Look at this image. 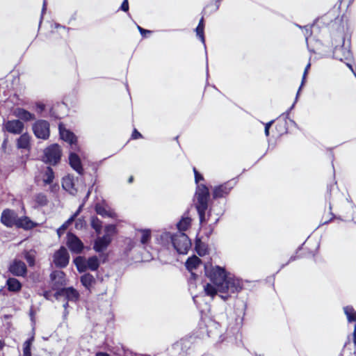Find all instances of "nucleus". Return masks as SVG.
I'll use <instances>...</instances> for the list:
<instances>
[{"mask_svg": "<svg viewBox=\"0 0 356 356\" xmlns=\"http://www.w3.org/2000/svg\"><path fill=\"white\" fill-rule=\"evenodd\" d=\"M205 275L218 287L219 296L226 301L232 293H238L243 289L241 281L234 275L227 273L219 266L204 265Z\"/></svg>", "mask_w": 356, "mask_h": 356, "instance_id": "nucleus-1", "label": "nucleus"}, {"mask_svg": "<svg viewBox=\"0 0 356 356\" xmlns=\"http://www.w3.org/2000/svg\"><path fill=\"white\" fill-rule=\"evenodd\" d=\"M195 175V181L197 184L196 191L195 193V198L197 200L195 207L197 211L200 221L201 223L204 222L206 211L208 209V202L210 198V193L208 187L203 184H199L200 180H203V176L193 168Z\"/></svg>", "mask_w": 356, "mask_h": 356, "instance_id": "nucleus-2", "label": "nucleus"}, {"mask_svg": "<svg viewBox=\"0 0 356 356\" xmlns=\"http://www.w3.org/2000/svg\"><path fill=\"white\" fill-rule=\"evenodd\" d=\"M171 243L179 254H186L191 247V242L188 236L181 232H177L175 234L168 233Z\"/></svg>", "mask_w": 356, "mask_h": 356, "instance_id": "nucleus-3", "label": "nucleus"}, {"mask_svg": "<svg viewBox=\"0 0 356 356\" xmlns=\"http://www.w3.org/2000/svg\"><path fill=\"white\" fill-rule=\"evenodd\" d=\"M61 155L62 152L60 146L54 143L44 149L43 161L46 163L55 165L59 163Z\"/></svg>", "mask_w": 356, "mask_h": 356, "instance_id": "nucleus-4", "label": "nucleus"}, {"mask_svg": "<svg viewBox=\"0 0 356 356\" xmlns=\"http://www.w3.org/2000/svg\"><path fill=\"white\" fill-rule=\"evenodd\" d=\"M49 123L44 120L35 121L32 127L33 131L36 138L47 140L50 136Z\"/></svg>", "mask_w": 356, "mask_h": 356, "instance_id": "nucleus-5", "label": "nucleus"}, {"mask_svg": "<svg viewBox=\"0 0 356 356\" xmlns=\"http://www.w3.org/2000/svg\"><path fill=\"white\" fill-rule=\"evenodd\" d=\"M54 298L56 300H59L61 297H64L65 299L70 302H76L79 299V293L74 287H63L54 293Z\"/></svg>", "mask_w": 356, "mask_h": 356, "instance_id": "nucleus-6", "label": "nucleus"}, {"mask_svg": "<svg viewBox=\"0 0 356 356\" xmlns=\"http://www.w3.org/2000/svg\"><path fill=\"white\" fill-rule=\"evenodd\" d=\"M66 245L72 253L80 254L84 249V245L80 238L72 232L67 234Z\"/></svg>", "mask_w": 356, "mask_h": 356, "instance_id": "nucleus-7", "label": "nucleus"}, {"mask_svg": "<svg viewBox=\"0 0 356 356\" xmlns=\"http://www.w3.org/2000/svg\"><path fill=\"white\" fill-rule=\"evenodd\" d=\"M341 40L342 44L340 47L336 45L334 49L333 57L341 61L350 60L352 58V53L350 50V43L346 45L344 38L341 37Z\"/></svg>", "mask_w": 356, "mask_h": 356, "instance_id": "nucleus-8", "label": "nucleus"}, {"mask_svg": "<svg viewBox=\"0 0 356 356\" xmlns=\"http://www.w3.org/2000/svg\"><path fill=\"white\" fill-rule=\"evenodd\" d=\"M18 217V214L15 211L6 209L1 213L0 221L6 227L11 228L16 226Z\"/></svg>", "mask_w": 356, "mask_h": 356, "instance_id": "nucleus-9", "label": "nucleus"}, {"mask_svg": "<svg viewBox=\"0 0 356 356\" xmlns=\"http://www.w3.org/2000/svg\"><path fill=\"white\" fill-rule=\"evenodd\" d=\"M70 261V254L67 249L62 246L54 254V263L58 268L66 267Z\"/></svg>", "mask_w": 356, "mask_h": 356, "instance_id": "nucleus-10", "label": "nucleus"}, {"mask_svg": "<svg viewBox=\"0 0 356 356\" xmlns=\"http://www.w3.org/2000/svg\"><path fill=\"white\" fill-rule=\"evenodd\" d=\"M8 270L10 273L17 277H25L27 273L25 263L18 259H15L10 263Z\"/></svg>", "mask_w": 356, "mask_h": 356, "instance_id": "nucleus-11", "label": "nucleus"}, {"mask_svg": "<svg viewBox=\"0 0 356 356\" xmlns=\"http://www.w3.org/2000/svg\"><path fill=\"white\" fill-rule=\"evenodd\" d=\"M50 279L52 282V289L58 290L66 284L65 273L62 270H54L50 274Z\"/></svg>", "mask_w": 356, "mask_h": 356, "instance_id": "nucleus-12", "label": "nucleus"}, {"mask_svg": "<svg viewBox=\"0 0 356 356\" xmlns=\"http://www.w3.org/2000/svg\"><path fill=\"white\" fill-rule=\"evenodd\" d=\"M5 129L7 131L14 134H20L24 129V125L19 120H8L5 123Z\"/></svg>", "mask_w": 356, "mask_h": 356, "instance_id": "nucleus-13", "label": "nucleus"}, {"mask_svg": "<svg viewBox=\"0 0 356 356\" xmlns=\"http://www.w3.org/2000/svg\"><path fill=\"white\" fill-rule=\"evenodd\" d=\"M111 242V237L108 234H104L102 237H98L94 243L93 249L97 252H102L107 248Z\"/></svg>", "mask_w": 356, "mask_h": 356, "instance_id": "nucleus-14", "label": "nucleus"}, {"mask_svg": "<svg viewBox=\"0 0 356 356\" xmlns=\"http://www.w3.org/2000/svg\"><path fill=\"white\" fill-rule=\"evenodd\" d=\"M233 188L229 182L216 186L213 191V199L221 198L228 195Z\"/></svg>", "mask_w": 356, "mask_h": 356, "instance_id": "nucleus-15", "label": "nucleus"}, {"mask_svg": "<svg viewBox=\"0 0 356 356\" xmlns=\"http://www.w3.org/2000/svg\"><path fill=\"white\" fill-rule=\"evenodd\" d=\"M58 129L60 136L62 140L70 143L71 145L76 143V137L74 134V133H72L68 129H66L65 127H63V124H59Z\"/></svg>", "mask_w": 356, "mask_h": 356, "instance_id": "nucleus-16", "label": "nucleus"}, {"mask_svg": "<svg viewBox=\"0 0 356 356\" xmlns=\"http://www.w3.org/2000/svg\"><path fill=\"white\" fill-rule=\"evenodd\" d=\"M62 186L64 190L69 192L71 195H75L78 192V188L74 185V179L70 175L63 178Z\"/></svg>", "mask_w": 356, "mask_h": 356, "instance_id": "nucleus-17", "label": "nucleus"}, {"mask_svg": "<svg viewBox=\"0 0 356 356\" xmlns=\"http://www.w3.org/2000/svg\"><path fill=\"white\" fill-rule=\"evenodd\" d=\"M201 264V259L198 258L197 256H193L189 258L186 261V268L188 271L191 273V277L195 280L197 275L193 272V270L196 269L200 264Z\"/></svg>", "mask_w": 356, "mask_h": 356, "instance_id": "nucleus-18", "label": "nucleus"}, {"mask_svg": "<svg viewBox=\"0 0 356 356\" xmlns=\"http://www.w3.org/2000/svg\"><path fill=\"white\" fill-rule=\"evenodd\" d=\"M69 163L70 166L79 175H83V169L81 161L79 156L75 153H70L69 156Z\"/></svg>", "mask_w": 356, "mask_h": 356, "instance_id": "nucleus-19", "label": "nucleus"}, {"mask_svg": "<svg viewBox=\"0 0 356 356\" xmlns=\"http://www.w3.org/2000/svg\"><path fill=\"white\" fill-rule=\"evenodd\" d=\"M14 114L19 120L25 122L32 121L35 119V115L33 113L23 108H17L14 111Z\"/></svg>", "mask_w": 356, "mask_h": 356, "instance_id": "nucleus-20", "label": "nucleus"}, {"mask_svg": "<svg viewBox=\"0 0 356 356\" xmlns=\"http://www.w3.org/2000/svg\"><path fill=\"white\" fill-rule=\"evenodd\" d=\"M36 226V223L27 216L18 217L16 227L26 230L31 229Z\"/></svg>", "mask_w": 356, "mask_h": 356, "instance_id": "nucleus-21", "label": "nucleus"}, {"mask_svg": "<svg viewBox=\"0 0 356 356\" xmlns=\"http://www.w3.org/2000/svg\"><path fill=\"white\" fill-rule=\"evenodd\" d=\"M6 286L8 291L12 292H18L22 289L21 282L14 277H10L6 280Z\"/></svg>", "mask_w": 356, "mask_h": 356, "instance_id": "nucleus-22", "label": "nucleus"}, {"mask_svg": "<svg viewBox=\"0 0 356 356\" xmlns=\"http://www.w3.org/2000/svg\"><path fill=\"white\" fill-rule=\"evenodd\" d=\"M80 281L86 289H90L92 284H95V279L92 275L90 273H85L81 276Z\"/></svg>", "mask_w": 356, "mask_h": 356, "instance_id": "nucleus-23", "label": "nucleus"}, {"mask_svg": "<svg viewBox=\"0 0 356 356\" xmlns=\"http://www.w3.org/2000/svg\"><path fill=\"white\" fill-rule=\"evenodd\" d=\"M191 225V218L188 216H183L177 224V232H184L186 231L190 227Z\"/></svg>", "mask_w": 356, "mask_h": 356, "instance_id": "nucleus-24", "label": "nucleus"}, {"mask_svg": "<svg viewBox=\"0 0 356 356\" xmlns=\"http://www.w3.org/2000/svg\"><path fill=\"white\" fill-rule=\"evenodd\" d=\"M17 147L19 149H27L30 146V136L28 134H23L17 139Z\"/></svg>", "mask_w": 356, "mask_h": 356, "instance_id": "nucleus-25", "label": "nucleus"}, {"mask_svg": "<svg viewBox=\"0 0 356 356\" xmlns=\"http://www.w3.org/2000/svg\"><path fill=\"white\" fill-rule=\"evenodd\" d=\"M74 263L79 273H83L87 270V260L84 257L81 256L76 257Z\"/></svg>", "mask_w": 356, "mask_h": 356, "instance_id": "nucleus-26", "label": "nucleus"}, {"mask_svg": "<svg viewBox=\"0 0 356 356\" xmlns=\"http://www.w3.org/2000/svg\"><path fill=\"white\" fill-rule=\"evenodd\" d=\"M195 250L200 257L204 256L207 253V246L200 238H196Z\"/></svg>", "mask_w": 356, "mask_h": 356, "instance_id": "nucleus-27", "label": "nucleus"}, {"mask_svg": "<svg viewBox=\"0 0 356 356\" xmlns=\"http://www.w3.org/2000/svg\"><path fill=\"white\" fill-rule=\"evenodd\" d=\"M95 211L98 215L106 218H113L114 213L110 211H108L104 206L100 204H97L95 207Z\"/></svg>", "mask_w": 356, "mask_h": 356, "instance_id": "nucleus-28", "label": "nucleus"}, {"mask_svg": "<svg viewBox=\"0 0 356 356\" xmlns=\"http://www.w3.org/2000/svg\"><path fill=\"white\" fill-rule=\"evenodd\" d=\"M343 312L349 323L356 321V311L352 306L344 307Z\"/></svg>", "mask_w": 356, "mask_h": 356, "instance_id": "nucleus-29", "label": "nucleus"}, {"mask_svg": "<svg viewBox=\"0 0 356 356\" xmlns=\"http://www.w3.org/2000/svg\"><path fill=\"white\" fill-rule=\"evenodd\" d=\"M99 267V261L97 256H92L87 259V269L97 270Z\"/></svg>", "mask_w": 356, "mask_h": 356, "instance_id": "nucleus-30", "label": "nucleus"}, {"mask_svg": "<svg viewBox=\"0 0 356 356\" xmlns=\"http://www.w3.org/2000/svg\"><path fill=\"white\" fill-rule=\"evenodd\" d=\"M54 179V172L51 167H47L44 174L43 181L45 184H50Z\"/></svg>", "mask_w": 356, "mask_h": 356, "instance_id": "nucleus-31", "label": "nucleus"}, {"mask_svg": "<svg viewBox=\"0 0 356 356\" xmlns=\"http://www.w3.org/2000/svg\"><path fill=\"white\" fill-rule=\"evenodd\" d=\"M34 340V337H32L28 339L23 344V356H32L31 355V345Z\"/></svg>", "mask_w": 356, "mask_h": 356, "instance_id": "nucleus-32", "label": "nucleus"}, {"mask_svg": "<svg viewBox=\"0 0 356 356\" xmlns=\"http://www.w3.org/2000/svg\"><path fill=\"white\" fill-rule=\"evenodd\" d=\"M91 227L95 230L97 234H99L102 228V220L96 216H92L91 218Z\"/></svg>", "mask_w": 356, "mask_h": 356, "instance_id": "nucleus-33", "label": "nucleus"}, {"mask_svg": "<svg viewBox=\"0 0 356 356\" xmlns=\"http://www.w3.org/2000/svg\"><path fill=\"white\" fill-rule=\"evenodd\" d=\"M204 291L207 296H209L212 298L214 297L218 293H220L218 291V287L216 286H214L211 284H207V285L204 286Z\"/></svg>", "mask_w": 356, "mask_h": 356, "instance_id": "nucleus-34", "label": "nucleus"}, {"mask_svg": "<svg viewBox=\"0 0 356 356\" xmlns=\"http://www.w3.org/2000/svg\"><path fill=\"white\" fill-rule=\"evenodd\" d=\"M140 243L143 245L147 244L151 239V232L149 229H141Z\"/></svg>", "mask_w": 356, "mask_h": 356, "instance_id": "nucleus-35", "label": "nucleus"}, {"mask_svg": "<svg viewBox=\"0 0 356 356\" xmlns=\"http://www.w3.org/2000/svg\"><path fill=\"white\" fill-rule=\"evenodd\" d=\"M72 222V218H69L57 229V234L58 235L59 237L64 234L65 230Z\"/></svg>", "mask_w": 356, "mask_h": 356, "instance_id": "nucleus-36", "label": "nucleus"}, {"mask_svg": "<svg viewBox=\"0 0 356 356\" xmlns=\"http://www.w3.org/2000/svg\"><path fill=\"white\" fill-rule=\"evenodd\" d=\"M204 29V27L197 26L195 29V32H196L197 36L201 40V42L204 44V48L206 49Z\"/></svg>", "mask_w": 356, "mask_h": 356, "instance_id": "nucleus-37", "label": "nucleus"}, {"mask_svg": "<svg viewBox=\"0 0 356 356\" xmlns=\"http://www.w3.org/2000/svg\"><path fill=\"white\" fill-rule=\"evenodd\" d=\"M296 26H298L300 29H302L303 34L305 37V40L306 41H307L309 37L312 35V27L309 25L301 26L300 25L296 24Z\"/></svg>", "mask_w": 356, "mask_h": 356, "instance_id": "nucleus-38", "label": "nucleus"}, {"mask_svg": "<svg viewBox=\"0 0 356 356\" xmlns=\"http://www.w3.org/2000/svg\"><path fill=\"white\" fill-rule=\"evenodd\" d=\"M36 202L41 206H44L47 204V198L45 195L40 193L36 196Z\"/></svg>", "mask_w": 356, "mask_h": 356, "instance_id": "nucleus-39", "label": "nucleus"}, {"mask_svg": "<svg viewBox=\"0 0 356 356\" xmlns=\"http://www.w3.org/2000/svg\"><path fill=\"white\" fill-rule=\"evenodd\" d=\"M24 259L30 266H33L35 264V256L30 252H26L24 254Z\"/></svg>", "mask_w": 356, "mask_h": 356, "instance_id": "nucleus-40", "label": "nucleus"}, {"mask_svg": "<svg viewBox=\"0 0 356 356\" xmlns=\"http://www.w3.org/2000/svg\"><path fill=\"white\" fill-rule=\"evenodd\" d=\"M310 66H311V64L309 63L307 66L305 67V71H304V73H303V76H302V83H301V85L298 89V91L297 92V95H296V99L298 98V95H299V93H300V91L305 83V79H306V76L307 74V72H308V70L310 68Z\"/></svg>", "mask_w": 356, "mask_h": 356, "instance_id": "nucleus-41", "label": "nucleus"}, {"mask_svg": "<svg viewBox=\"0 0 356 356\" xmlns=\"http://www.w3.org/2000/svg\"><path fill=\"white\" fill-rule=\"evenodd\" d=\"M105 234H108L111 236V234H113L115 233L116 227L115 225L109 224L105 226L104 228Z\"/></svg>", "mask_w": 356, "mask_h": 356, "instance_id": "nucleus-42", "label": "nucleus"}, {"mask_svg": "<svg viewBox=\"0 0 356 356\" xmlns=\"http://www.w3.org/2000/svg\"><path fill=\"white\" fill-rule=\"evenodd\" d=\"M85 225H86V222H85L84 220L82 218H79L75 222V227L77 229H82L85 226Z\"/></svg>", "mask_w": 356, "mask_h": 356, "instance_id": "nucleus-43", "label": "nucleus"}, {"mask_svg": "<svg viewBox=\"0 0 356 356\" xmlns=\"http://www.w3.org/2000/svg\"><path fill=\"white\" fill-rule=\"evenodd\" d=\"M274 122V120H271L268 122H267L266 124H265V129H264V132H265V135L266 136H269V129L270 128V127L272 126V124H273Z\"/></svg>", "mask_w": 356, "mask_h": 356, "instance_id": "nucleus-44", "label": "nucleus"}, {"mask_svg": "<svg viewBox=\"0 0 356 356\" xmlns=\"http://www.w3.org/2000/svg\"><path fill=\"white\" fill-rule=\"evenodd\" d=\"M120 9L124 12H127L129 10V3L128 0H124L120 6Z\"/></svg>", "mask_w": 356, "mask_h": 356, "instance_id": "nucleus-45", "label": "nucleus"}, {"mask_svg": "<svg viewBox=\"0 0 356 356\" xmlns=\"http://www.w3.org/2000/svg\"><path fill=\"white\" fill-rule=\"evenodd\" d=\"M137 29L139 31L140 33L143 35V36H145L146 33H151V31H149V30H147V29H145L142 27H140V26L137 25Z\"/></svg>", "mask_w": 356, "mask_h": 356, "instance_id": "nucleus-46", "label": "nucleus"}, {"mask_svg": "<svg viewBox=\"0 0 356 356\" xmlns=\"http://www.w3.org/2000/svg\"><path fill=\"white\" fill-rule=\"evenodd\" d=\"M35 106H36V111L40 113H42V111H44V110L45 108L44 104H43L42 103H37Z\"/></svg>", "mask_w": 356, "mask_h": 356, "instance_id": "nucleus-47", "label": "nucleus"}, {"mask_svg": "<svg viewBox=\"0 0 356 356\" xmlns=\"http://www.w3.org/2000/svg\"><path fill=\"white\" fill-rule=\"evenodd\" d=\"M131 138L133 139H138L142 138V134L140 132H138L136 129H134L131 134Z\"/></svg>", "mask_w": 356, "mask_h": 356, "instance_id": "nucleus-48", "label": "nucleus"}, {"mask_svg": "<svg viewBox=\"0 0 356 356\" xmlns=\"http://www.w3.org/2000/svg\"><path fill=\"white\" fill-rule=\"evenodd\" d=\"M46 6H47L46 1H45V0H44L43 6H42V15H41L40 20V24H41V23H42V18H43V13H44V11L46 10Z\"/></svg>", "mask_w": 356, "mask_h": 356, "instance_id": "nucleus-49", "label": "nucleus"}, {"mask_svg": "<svg viewBox=\"0 0 356 356\" xmlns=\"http://www.w3.org/2000/svg\"><path fill=\"white\" fill-rule=\"evenodd\" d=\"M353 341L354 346H356V323L355 324L354 331L353 333Z\"/></svg>", "mask_w": 356, "mask_h": 356, "instance_id": "nucleus-50", "label": "nucleus"}, {"mask_svg": "<svg viewBox=\"0 0 356 356\" xmlns=\"http://www.w3.org/2000/svg\"><path fill=\"white\" fill-rule=\"evenodd\" d=\"M42 295L47 300H50V291H45Z\"/></svg>", "mask_w": 356, "mask_h": 356, "instance_id": "nucleus-51", "label": "nucleus"}, {"mask_svg": "<svg viewBox=\"0 0 356 356\" xmlns=\"http://www.w3.org/2000/svg\"><path fill=\"white\" fill-rule=\"evenodd\" d=\"M95 356H110L109 354L104 352H97Z\"/></svg>", "mask_w": 356, "mask_h": 356, "instance_id": "nucleus-52", "label": "nucleus"}, {"mask_svg": "<svg viewBox=\"0 0 356 356\" xmlns=\"http://www.w3.org/2000/svg\"><path fill=\"white\" fill-rule=\"evenodd\" d=\"M293 106H294V104H293V105L290 107V108H289V109L286 113H284L282 115V116L285 117V118H287V116L289 115V113L290 111L293 108Z\"/></svg>", "mask_w": 356, "mask_h": 356, "instance_id": "nucleus-53", "label": "nucleus"}, {"mask_svg": "<svg viewBox=\"0 0 356 356\" xmlns=\"http://www.w3.org/2000/svg\"><path fill=\"white\" fill-rule=\"evenodd\" d=\"M79 213V211H76L70 218H72V221L74 222Z\"/></svg>", "mask_w": 356, "mask_h": 356, "instance_id": "nucleus-54", "label": "nucleus"}, {"mask_svg": "<svg viewBox=\"0 0 356 356\" xmlns=\"http://www.w3.org/2000/svg\"><path fill=\"white\" fill-rule=\"evenodd\" d=\"M55 28L56 29H66V27L65 26H63L58 23H56L55 25H54Z\"/></svg>", "mask_w": 356, "mask_h": 356, "instance_id": "nucleus-55", "label": "nucleus"}, {"mask_svg": "<svg viewBox=\"0 0 356 356\" xmlns=\"http://www.w3.org/2000/svg\"><path fill=\"white\" fill-rule=\"evenodd\" d=\"M197 26L204 27V18H203V17L200 19V20L199 24H198V25H197Z\"/></svg>", "mask_w": 356, "mask_h": 356, "instance_id": "nucleus-56", "label": "nucleus"}, {"mask_svg": "<svg viewBox=\"0 0 356 356\" xmlns=\"http://www.w3.org/2000/svg\"><path fill=\"white\" fill-rule=\"evenodd\" d=\"M215 1H216V10H217L219 8V6H220L219 2L220 1V0H215Z\"/></svg>", "mask_w": 356, "mask_h": 356, "instance_id": "nucleus-57", "label": "nucleus"}, {"mask_svg": "<svg viewBox=\"0 0 356 356\" xmlns=\"http://www.w3.org/2000/svg\"><path fill=\"white\" fill-rule=\"evenodd\" d=\"M7 141H8L7 138L4 139V140L3 141V143H2V145H1L3 149L6 148V145Z\"/></svg>", "mask_w": 356, "mask_h": 356, "instance_id": "nucleus-58", "label": "nucleus"}, {"mask_svg": "<svg viewBox=\"0 0 356 356\" xmlns=\"http://www.w3.org/2000/svg\"><path fill=\"white\" fill-rule=\"evenodd\" d=\"M346 65H347V66H348V68H349V69H350V70H351V71L355 74V72H354V70H353V68L352 65H351V64H350V63H346Z\"/></svg>", "mask_w": 356, "mask_h": 356, "instance_id": "nucleus-59", "label": "nucleus"}, {"mask_svg": "<svg viewBox=\"0 0 356 356\" xmlns=\"http://www.w3.org/2000/svg\"><path fill=\"white\" fill-rule=\"evenodd\" d=\"M68 302H69V301H67H67H66V302H65V304H63V307H64V309H65V310L67 309V307H68V305H69Z\"/></svg>", "mask_w": 356, "mask_h": 356, "instance_id": "nucleus-60", "label": "nucleus"}, {"mask_svg": "<svg viewBox=\"0 0 356 356\" xmlns=\"http://www.w3.org/2000/svg\"><path fill=\"white\" fill-rule=\"evenodd\" d=\"M3 342L0 339V350L3 348Z\"/></svg>", "mask_w": 356, "mask_h": 356, "instance_id": "nucleus-61", "label": "nucleus"}, {"mask_svg": "<svg viewBox=\"0 0 356 356\" xmlns=\"http://www.w3.org/2000/svg\"><path fill=\"white\" fill-rule=\"evenodd\" d=\"M133 180H134V177L131 176V177H130L129 178L128 182H129V183H131V182L133 181Z\"/></svg>", "mask_w": 356, "mask_h": 356, "instance_id": "nucleus-62", "label": "nucleus"}, {"mask_svg": "<svg viewBox=\"0 0 356 356\" xmlns=\"http://www.w3.org/2000/svg\"><path fill=\"white\" fill-rule=\"evenodd\" d=\"M295 259H296V257H295V256H292V257H290V259H289V261H294Z\"/></svg>", "mask_w": 356, "mask_h": 356, "instance_id": "nucleus-63", "label": "nucleus"}, {"mask_svg": "<svg viewBox=\"0 0 356 356\" xmlns=\"http://www.w3.org/2000/svg\"><path fill=\"white\" fill-rule=\"evenodd\" d=\"M90 193H91V191L89 189L88 193H87V194H86V198H88L90 196Z\"/></svg>", "mask_w": 356, "mask_h": 356, "instance_id": "nucleus-64", "label": "nucleus"}]
</instances>
